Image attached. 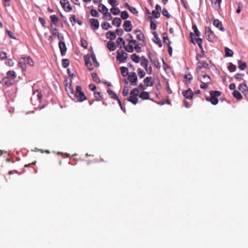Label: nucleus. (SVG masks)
Here are the masks:
<instances>
[{
	"mask_svg": "<svg viewBox=\"0 0 248 248\" xmlns=\"http://www.w3.org/2000/svg\"><path fill=\"white\" fill-rule=\"evenodd\" d=\"M65 87L66 92L71 98L73 97L76 98L78 102H83L87 100V97L85 93L82 91V88L80 86H77L76 91H75L72 85V80H70L69 83H66Z\"/></svg>",
	"mask_w": 248,
	"mask_h": 248,
	"instance_id": "1",
	"label": "nucleus"
},
{
	"mask_svg": "<svg viewBox=\"0 0 248 248\" xmlns=\"http://www.w3.org/2000/svg\"><path fill=\"white\" fill-rule=\"evenodd\" d=\"M27 65L33 66L34 62L30 57L21 58L19 59L18 66L21 68L22 70L25 71Z\"/></svg>",
	"mask_w": 248,
	"mask_h": 248,
	"instance_id": "2",
	"label": "nucleus"
},
{
	"mask_svg": "<svg viewBox=\"0 0 248 248\" xmlns=\"http://www.w3.org/2000/svg\"><path fill=\"white\" fill-rule=\"evenodd\" d=\"M205 34L207 37V40L210 42H214L217 40V37L214 32L212 31L209 27H206L205 29Z\"/></svg>",
	"mask_w": 248,
	"mask_h": 248,
	"instance_id": "3",
	"label": "nucleus"
},
{
	"mask_svg": "<svg viewBox=\"0 0 248 248\" xmlns=\"http://www.w3.org/2000/svg\"><path fill=\"white\" fill-rule=\"evenodd\" d=\"M122 46H120V48H122ZM117 60L120 62H124L126 60L127 57V54L123 50L120 49L117 50Z\"/></svg>",
	"mask_w": 248,
	"mask_h": 248,
	"instance_id": "4",
	"label": "nucleus"
},
{
	"mask_svg": "<svg viewBox=\"0 0 248 248\" xmlns=\"http://www.w3.org/2000/svg\"><path fill=\"white\" fill-rule=\"evenodd\" d=\"M148 57L155 66L158 69H160L161 66L158 59L156 57L154 56L150 52L148 53Z\"/></svg>",
	"mask_w": 248,
	"mask_h": 248,
	"instance_id": "5",
	"label": "nucleus"
},
{
	"mask_svg": "<svg viewBox=\"0 0 248 248\" xmlns=\"http://www.w3.org/2000/svg\"><path fill=\"white\" fill-rule=\"evenodd\" d=\"M128 79L132 85L136 86L137 85L138 77L136 73H129L128 77Z\"/></svg>",
	"mask_w": 248,
	"mask_h": 248,
	"instance_id": "6",
	"label": "nucleus"
},
{
	"mask_svg": "<svg viewBox=\"0 0 248 248\" xmlns=\"http://www.w3.org/2000/svg\"><path fill=\"white\" fill-rule=\"evenodd\" d=\"M60 3L66 12H68L72 10V8L68 0H61Z\"/></svg>",
	"mask_w": 248,
	"mask_h": 248,
	"instance_id": "7",
	"label": "nucleus"
},
{
	"mask_svg": "<svg viewBox=\"0 0 248 248\" xmlns=\"http://www.w3.org/2000/svg\"><path fill=\"white\" fill-rule=\"evenodd\" d=\"M182 94L186 99L191 100L193 98L194 93L190 88H189L187 90L184 91Z\"/></svg>",
	"mask_w": 248,
	"mask_h": 248,
	"instance_id": "8",
	"label": "nucleus"
},
{
	"mask_svg": "<svg viewBox=\"0 0 248 248\" xmlns=\"http://www.w3.org/2000/svg\"><path fill=\"white\" fill-rule=\"evenodd\" d=\"M134 33L137 35V39L139 41H141L142 46L145 45V42L144 41V36L140 30H136L134 31Z\"/></svg>",
	"mask_w": 248,
	"mask_h": 248,
	"instance_id": "9",
	"label": "nucleus"
},
{
	"mask_svg": "<svg viewBox=\"0 0 248 248\" xmlns=\"http://www.w3.org/2000/svg\"><path fill=\"white\" fill-rule=\"evenodd\" d=\"M90 23L91 24V28L93 30H96L99 28V22L97 19L91 18L90 19Z\"/></svg>",
	"mask_w": 248,
	"mask_h": 248,
	"instance_id": "10",
	"label": "nucleus"
},
{
	"mask_svg": "<svg viewBox=\"0 0 248 248\" xmlns=\"http://www.w3.org/2000/svg\"><path fill=\"white\" fill-rule=\"evenodd\" d=\"M126 40L129 44L133 43V45L134 46V48L138 53L141 52V48L139 46V45L136 40H129L128 39H126Z\"/></svg>",
	"mask_w": 248,
	"mask_h": 248,
	"instance_id": "11",
	"label": "nucleus"
},
{
	"mask_svg": "<svg viewBox=\"0 0 248 248\" xmlns=\"http://www.w3.org/2000/svg\"><path fill=\"white\" fill-rule=\"evenodd\" d=\"M59 46L61 51L62 55L64 56L66 54L67 48L65 44L63 41L59 42Z\"/></svg>",
	"mask_w": 248,
	"mask_h": 248,
	"instance_id": "12",
	"label": "nucleus"
},
{
	"mask_svg": "<svg viewBox=\"0 0 248 248\" xmlns=\"http://www.w3.org/2000/svg\"><path fill=\"white\" fill-rule=\"evenodd\" d=\"M238 89L244 95L248 93V87L246 83L240 84Z\"/></svg>",
	"mask_w": 248,
	"mask_h": 248,
	"instance_id": "13",
	"label": "nucleus"
},
{
	"mask_svg": "<svg viewBox=\"0 0 248 248\" xmlns=\"http://www.w3.org/2000/svg\"><path fill=\"white\" fill-rule=\"evenodd\" d=\"M124 29L125 31L128 32L132 30V25L131 22L129 20H125L124 24Z\"/></svg>",
	"mask_w": 248,
	"mask_h": 248,
	"instance_id": "14",
	"label": "nucleus"
},
{
	"mask_svg": "<svg viewBox=\"0 0 248 248\" xmlns=\"http://www.w3.org/2000/svg\"><path fill=\"white\" fill-rule=\"evenodd\" d=\"M200 80L202 83H210L211 78L208 75L204 74L202 76V78L200 79Z\"/></svg>",
	"mask_w": 248,
	"mask_h": 248,
	"instance_id": "15",
	"label": "nucleus"
},
{
	"mask_svg": "<svg viewBox=\"0 0 248 248\" xmlns=\"http://www.w3.org/2000/svg\"><path fill=\"white\" fill-rule=\"evenodd\" d=\"M213 25L217 28H218L219 30L222 31H224L225 29L222 27V24L221 21L218 19H214L213 22Z\"/></svg>",
	"mask_w": 248,
	"mask_h": 248,
	"instance_id": "16",
	"label": "nucleus"
},
{
	"mask_svg": "<svg viewBox=\"0 0 248 248\" xmlns=\"http://www.w3.org/2000/svg\"><path fill=\"white\" fill-rule=\"evenodd\" d=\"M143 82L147 87H151L154 84L153 81H152V78L151 77H146L144 78Z\"/></svg>",
	"mask_w": 248,
	"mask_h": 248,
	"instance_id": "17",
	"label": "nucleus"
},
{
	"mask_svg": "<svg viewBox=\"0 0 248 248\" xmlns=\"http://www.w3.org/2000/svg\"><path fill=\"white\" fill-rule=\"evenodd\" d=\"M209 64L205 61H199L198 62V67L197 68L198 69H201L203 68H208Z\"/></svg>",
	"mask_w": 248,
	"mask_h": 248,
	"instance_id": "18",
	"label": "nucleus"
},
{
	"mask_svg": "<svg viewBox=\"0 0 248 248\" xmlns=\"http://www.w3.org/2000/svg\"><path fill=\"white\" fill-rule=\"evenodd\" d=\"M17 75L14 70H10L7 73V77L14 80L16 78Z\"/></svg>",
	"mask_w": 248,
	"mask_h": 248,
	"instance_id": "19",
	"label": "nucleus"
},
{
	"mask_svg": "<svg viewBox=\"0 0 248 248\" xmlns=\"http://www.w3.org/2000/svg\"><path fill=\"white\" fill-rule=\"evenodd\" d=\"M206 100L208 101H210L214 105H217L218 102V100L217 99V97L213 95H211L210 98L206 97Z\"/></svg>",
	"mask_w": 248,
	"mask_h": 248,
	"instance_id": "20",
	"label": "nucleus"
},
{
	"mask_svg": "<svg viewBox=\"0 0 248 248\" xmlns=\"http://www.w3.org/2000/svg\"><path fill=\"white\" fill-rule=\"evenodd\" d=\"M107 47L110 51L115 50L116 48L115 43L110 41L108 42Z\"/></svg>",
	"mask_w": 248,
	"mask_h": 248,
	"instance_id": "21",
	"label": "nucleus"
},
{
	"mask_svg": "<svg viewBox=\"0 0 248 248\" xmlns=\"http://www.w3.org/2000/svg\"><path fill=\"white\" fill-rule=\"evenodd\" d=\"M155 38V39L154 40V42L156 43L157 44H158V45L159 46V47H161L162 46V43H161V41L160 40V39H159V38L158 37V35L157 34V33L156 32V31H154L153 33Z\"/></svg>",
	"mask_w": 248,
	"mask_h": 248,
	"instance_id": "22",
	"label": "nucleus"
},
{
	"mask_svg": "<svg viewBox=\"0 0 248 248\" xmlns=\"http://www.w3.org/2000/svg\"><path fill=\"white\" fill-rule=\"evenodd\" d=\"M121 73L123 77H126L128 76L129 73L128 72V69L127 67L122 66L120 68Z\"/></svg>",
	"mask_w": 248,
	"mask_h": 248,
	"instance_id": "23",
	"label": "nucleus"
},
{
	"mask_svg": "<svg viewBox=\"0 0 248 248\" xmlns=\"http://www.w3.org/2000/svg\"><path fill=\"white\" fill-rule=\"evenodd\" d=\"M106 37L111 40H114L116 38V35L114 32L109 31L107 32L106 34Z\"/></svg>",
	"mask_w": 248,
	"mask_h": 248,
	"instance_id": "24",
	"label": "nucleus"
},
{
	"mask_svg": "<svg viewBox=\"0 0 248 248\" xmlns=\"http://www.w3.org/2000/svg\"><path fill=\"white\" fill-rule=\"evenodd\" d=\"M238 68L241 70H244L247 66V63L245 62H243L241 60L238 61Z\"/></svg>",
	"mask_w": 248,
	"mask_h": 248,
	"instance_id": "25",
	"label": "nucleus"
},
{
	"mask_svg": "<svg viewBox=\"0 0 248 248\" xmlns=\"http://www.w3.org/2000/svg\"><path fill=\"white\" fill-rule=\"evenodd\" d=\"M122 23V20L118 17H115L112 22V24L116 27H119Z\"/></svg>",
	"mask_w": 248,
	"mask_h": 248,
	"instance_id": "26",
	"label": "nucleus"
},
{
	"mask_svg": "<svg viewBox=\"0 0 248 248\" xmlns=\"http://www.w3.org/2000/svg\"><path fill=\"white\" fill-rule=\"evenodd\" d=\"M98 11L104 14V13H107V11H108V9L103 4H99L98 5Z\"/></svg>",
	"mask_w": 248,
	"mask_h": 248,
	"instance_id": "27",
	"label": "nucleus"
},
{
	"mask_svg": "<svg viewBox=\"0 0 248 248\" xmlns=\"http://www.w3.org/2000/svg\"><path fill=\"white\" fill-rule=\"evenodd\" d=\"M91 57L92 59V60L93 61V62L94 63V66L97 67H98L99 66V63L97 61V60H96V56H95V55L94 53V52H93L91 53Z\"/></svg>",
	"mask_w": 248,
	"mask_h": 248,
	"instance_id": "28",
	"label": "nucleus"
},
{
	"mask_svg": "<svg viewBox=\"0 0 248 248\" xmlns=\"http://www.w3.org/2000/svg\"><path fill=\"white\" fill-rule=\"evenodd\" d=\"M2 81L4 83V84L7 86L12 85L14 83V80H12L10 78H8L7 77L3 78Z\"/></svg>",
	"mask_w": 248,
	"mask_h": 248,
	"instance_id": "29",
	"label": "nucleus"
},
{
	"mask_svg": "<svg viewBox=\"0 0 248 248\" xmlns=\"http://www.w3.org/2000/svg\"><path fill=\"white\" fill-rule=\"evenodd\" d=\"M140 97L142 99H148L149 98V93L147 92L143 91L140 94Z\"/></svg>",
	"mask_w": 248,
	"mask_h": 248,
	"instance_id": "30",
	"label": "nucleus"
},
{
	"mask_svg": "<svg viewBox=\"0 0 248 248\" xmlns=\"http://www.w3.org/2000/svg\"><path fill=\"white\" fill-rule=\"evenodd\" d=\"M125 50L128 52H132L134 51V46L133 43H129V45L124 46Z\"/></svg>",
	"mask_w": 248,
	"mask_h": 248,
	"instance_id": "31",
	"label": "nucleus"
},
{
	"mask_svg": "<svg viewBox=\"0 0 248 248\" xmlns=\"http://www.w3.org/2000/svg\"><path fill=\"white\" fill-rule=\"evenodd\" d=\"M128 100L131 102L132 104L136 105L138 100V97L130 95V97Z\"/></svg>",
	"mask_w": 248,
	"mask_h": 248,
	"instance_id": "32",
	"label": "nucleus"
},
{
	"mask_svg": "<svg viewBox=\"0 0 248 248\" xmlns=\"http://www.w3.org/2000/svg\"><path fill=\"white\" fill-rule=\"evenodd\" d=\"M233 95L235 98L238 100H240L242 98V96L241 94L239 91L237 90H234L233 91Z\"/></svg>",
	"mask_w": 248,
	"mask_h": 248,
	"instance_id": "33",
	"label": "nucleus"
},
{
	"mask_svg": "<svg viewBox=\"0 0 248 248\" xmlns=\"http://www.w3.org/2000/svg\"><path fill=\"white\" fill-rule=\"evenodd\" d=\"M225 52L226 57H232L233 54L232 50L226 47L225 48Z\"/></svg>",
	"mask_w": 248,
	"mask_h": 248,
	"instance_id": "34",
	"label": "nucleus"
},
{
	"mask_svg": "<svg viewBox=\"0 0 248 248\" xmlns=\"http://www.w3.org/2000/svg\"><path fill=\"white\" fill-rule=\"evenodd\" d=\"M131 58L133 61L136 63H139L140 61V58L136 54H133L131 56Z\"/></svg>",
	"mask_w": 248,
	"mask_h": 248,
	"instance_id": "35",
	"label": "nucleus"
},
{
	"mask_svg": "<svg viewBox=\"0 0 248 248\" xmlns=\"http://www.w3.org/2000/svg\"><path fill=\"white\" fill-rule=\"evenodd\" d=\"M107 92L108 94L109 95V96L111 97V98L114 99H118V96L117 94L115 93H114V92L112 90L110 89H108L107 90Z\"/></svg>",
	"mask_w": 248,
	"mask_h": 248,
	"instance_id": "36",
	"label": "nucleus"
},
{
	"mask_svg": "<svg viewBox=\"0 0 248 248\" xmlns=\"http://www.w3.org/2000/svg\"><path fill=\"white\" fill-rule=\"evenodd\" d=\"M209 93L210 95H213L216 97H219L221 95V92L218 91H211Z\"/></svg>",
	"mask_w": 248,
	"mask_h": 248,
	"instance_id": "37",
	"label": "nucleus"
},
{
	"mask_svg": "<svg viewBox=\"0 0 248 248\" xmlns=\"http://www.w3.org/2000/svg\"><path fill=\"white\" fill-rule=\"evenodd\" d=\"M50 19L51 20V22L54 24L55 25H56V24L59 21L58 18L55 15H51L50 16Z\"/></svg>",
	"mask_w": 248,
	"mask_h": 248,
	"instance_id": "38",
	"label": "nucleus"
},
{
	"mask_svg": "<svg viewBox=\"0 0 248 248\" xmlns=\"http://www.w3.org/2000/svg\"><path fill=\"white\" fill-rule=\"evenodd\" d=\"M92 77L93 80L96 83H100V78L98 77L97 74L95 73H93L92 74Z\"/></svg>",
	"mask_w": 248,
	"mask_h": 248,
	"instance_id": "39",
	"label": "nucleus"
},
{
	"mask_svg": "<svg viewBox=\"0 0 248 248\" xmlns=\"http://www.w3.org/2000/svg\"><path fill=\"white\" fill-rule=\"evenodd\" d=\"M137 72L139 77L140 78H144L145 76V72L141 68H138L137 69Z\"/></svg>",
	"mask_w": 248,
	"mask_h": 248,
	"instance_id": "40",
	"label": "nucleus"
},
{
	"mask_svg": "<svg viewBox=\"0 0 248 248\" xmlns=\"http://www.w3.org/2000/svg\"><path fill=\"white\" fill-rule=\"evenodd\" d=\"M103 18L106 20H110L112 18L111 14L107 11V13L103 14Z\"/></svg>",
	"mask_w": 248,
	"mask_h": 248,
	"instance_id": "41",
	"label": "nucleus"
},
{
	"mask_svg": "<svg viewBox=\"0 0 248 248\" xmlns=\"http://www.w3.org/2000/svg\"><path fill=\"white\" fill-rule=\"evenodd\" d=\"M70 64V61L68 59L62 60V65L64 68H67Z\"/></svg>",
	"mask_w": 248,
	"mask_h": 248,
	"instance_id": "42",
	"label": "nucleus"
},
{
	"mask_svg": "<svg viewBox=\"0 0 248 248\" xmlns=\"http://www.w3.org/2000/svg\"><path fill=\"white\" fill-rule=\"evenodd\" d=\"M228 70L231 72H234L236 70V66L233 64L232 63L230 62L229 63V65L228 67Z\"/></svg>",
	"mask_w": 248,
	"mask_h": 248,
	"instance_id": "43",
	"label": "nucleus"
},
{
	"mask_svg": "<svg viewBox=\"0 0 248 248\" xmlns=\"http://www.w3.org/2000/svg\"><path fill=\"white\" fill-rule=\"evenodd\" d=\"M110 12L114 15H117L120 13V10L118 8H116L113 7L110 9Z\"/></svg>",
	"mask_w": 248,
	"mask_h": 248,
	"instance_id": "44",
	"label": "nucleus"
},
{
	"mask_svg": "<svg viewBox=\"0 0 248 248\" xmlns=\"http://www.w3.org/2000/svg\"><path fill=\"white\" fill-rule=\"evenodd\" d=\"M5 64L9 67H12L14 65L15 63L12 59H8L5 61Z\"/></svg>",
	"mask_w": 248,
	"mask_h": 248,
	"instance_id": "45",
	"label": "nucleus"
},
{
	"mask_svg": "<svg viewBox=\"0 0 248 248\" xmlns=\"http://www.w3.org/2000/svg\"><path fill=\"white\" fill-rule=\"evenodd\" d=\"M33 95H36L39 100H41L42 98V93L41 91L38 90L33 92Z\"/></svg>",
	"mask_w": 248,
	"mask_h": 248,
	"instance_id": "46",
	"label": "nucleus"
},
{
	"mask_svg": "<svg viewBox=\"0 0 248 248\" xmlns=\"http://www.w3.org/2000/svg\"><path fill=\"white\" fill-rule=\"evenodd\" d=\"M139 94V91L138 88H134L130 92V95L135 96H138V95Z\"/></svg>",
	"mask_w": 248,
	"mask_h": 248,
	"instance_id": "47",
	"label": "nucleus"
},
{
	"mask_svg": "<svg viewBox=\"0 0 248 248\" xmlns=\"http://www.w3.org/2000/svg\"><path fill=\"white\" fill-rule=\"evenodd\" d=\"M102 28L105 30H108L109 28H111L110 24L107 22H105L101 25Z\"/></svg>",
	"mask_w": 248,
	"mask_h": 248,
	"instance_id": "48",
	"label": "nucleus"
},
{
	"mask_svg": "<svg viewBox=\"0 0 248 248\" xmlns=\"http://www.w3.org/2000/svg\"><path fill=\"white\" fill-rule=\"evenodd\" d=\"M192 29L193 30V31L197 36L199 37L200 36L201 33L200 31H198L197 27L196 25H192Z\"/></svg>",
	"mask_w": 248,
	"mask_h": 248,
	"instance_id": "49",
	"label": "nucleus"
},
{
	"mask_svg": "<svg viewBox=\"0 0 248 248\" xmlns=\"http://www.w3.org/2000/svg\"><path fill=\"white\" fill-rule=\"evenodd\" d=\"M129 16L128 13L127 12L124 11H123L121 14V17L123 19H126Z\"/></svg>",
	"mask_w": 248,
	"mask_h": 248,
	"instance_id": "50",
	"label": "nucleus"
},
{
	"mask_svg": "<svg viewBox=\"0 0 248 248\" xmlns=\"http://www.w3.org/2000/svg\"><path fill=\"white\" fill-rule=\"evenodd\" d=\"M163 41L165 43L168 44V43L170 42V41L168 37V34L167 33H164L163 34Z\"/></svg>",
	"mask_w": 248,
	"mask_h": 248,
	"instance_id": "51",
	"label": "nucleus"
},
{
	"mask_svg": "<svg viewBox=\"0 0 248 248\" xmlns=\"http://www.w3.org/2000/svg\"><path fill=\"white\" fill-rule=\"evenodd\" d=\"M152 14L155 18H158L160 16V13L155 10L152 11Z\"/></svg>",
	"mask_w": 248,
	"mask_h": 248,
	"instance_id": "52",
	"label": "nucleus"
},
{
	"mask_svg": "<svg viewBox=\"0 0 248 248\" xmlns=\"http://www.w3.org/2000/svg\"><path fill=\"white\" fill-rule=\"evenodd\" d=\"M162 15L165 17H166L167 18H170V15L169 14L168 10L164 8L162 10Z\"/></svg>",
	"mask_w": 248,
	"mask_h": 248,
	"instance_id": "53",
	"label": "nucleus"
},
{
	"mask_svg": "<svg viewBox=\"0 0 248 248\" xmlns=\"http://www.w3.org/2000/svg\"><path fill=\"white\" fill-rule=\"evenodd\" d=\"M148 63L149 62L148 60H144L143 61L140 62V65L144 68H146L148 65Z\"/></svg>",
	"mask_w": 248,
	"mask_h": 248,
	"instance_id": "54",
	"label": "nucleus"
},
{
	"mask_svg": "<svg viewBox=\"0 0 248 248\" xmlns=\"http://www.w3.org/2000/svg\"><path fill=\"white\" fill-rule=\"evenodd\" d=\"M91 15L94 17H98L99 16L98 12L95 9H92L91 10Z\"/></svg>",
	"mask_w": 248,
	"mask_h": 248,
	"instance_id": "55",
	"label": "nucleus"
},
{
	"mask_svg": "<svg viewBox=\"0 0 248 248\" xmlns=\"http://www.w3.org/2000/svg\"><path fill=\"white\" fill-rule=\"evenodd\" d=\"M108 2L112 7L118 5V2L117 0H108Z\"/></svg>",
	"mask_w": 248,
	"mask_h": 248,
	"instance_id": "56",
	"label": "nucleus"
},
{
	"mask_svg": "<svg viewBox=\"0 0 248 248\" xmlns=\"http://www.w3.org/2000/svg\"><path fill=\"white\" fill-rule=\"evenodd\" d=\"M170 42H169L167 44L168 51L170 56H171L172 54V48L170 45Z\"/></svg>",
	"mask_w": 248,
	"mask_h": 248,
	"instance_id": "57",
	"label": "nucleus"
},
{
	"mask_svg": "<svg viewBox=\"0 0 248 248\" xmlns=\"http://www.w3.org/2000/svg\"><path fill=\"white\" fill-rule=\"evenodd\" d=\"M7 53L5 52L0 51V58L1 60H5L7 58Z\"/></svg>",
	"mask_w": 248,
	"mask_h": 248,
	"instance_id": "58",
	"label": "nucleus"
},
{
	"mask_svg": "<svg viewBox=\"0 0 248 248\" xmlns=\"http://www.w3.org/2000/svg\"><path fill=\"white\" fill-rule=\"evenodd\" d=\"M116 43L118 45H120L121 43H122L123 46H124L125 42L123 40V39L121 37H119L118 38H117Z\"/></svg>",
	"mask_w": 248,
	"mask_h": 248,
	"instance_id": "59",
	"label": "nucleus"
},
{
	"mask_svg": "<svg viewBox=\"0 0 248 248\" xmlns=\"http://www.w3.org/2000/svg\"><path fill=\"white\" fill-rule=\"evenodd\" d=\"M196 43L199 46L202 48V40L200 38H197L196 39Z\"/></svg>",
	"mask_w": 248,
	"mask_h": 248,
	"instance_id": "60",
	"label": "nucleus"
},
{
	"mask_svg": "<svg viewBox=\"0 0 248 248\" xmlns=\"http://www.w3.org/2000/svg\"><path fill=\"white\" fill-rule=\"evenodd\" d=\"M101 94V93L99 92L94 93V95L97 100H100V98L102 97Z\"/></svg>",
	"mask_w": 248,
	"mask_h": 248,
	"instance_id": "61",
	"label": "nucleus"
},
{
	"mask_svg": "<svg viewBox=\"0 0 248 248\" xmlns=\"http://www.w3.org/2000/svg\"><path fill=\"white\" fill-rule=\"evenodd\" d=\"M128 10L134 14H137L138 13L137 9L134 7H129V9Z\"/></svg>",
	"mask_w": 248,
	"mask_h": 248,
	"instance_id": "62",
	"label": "nucleus"
},
{
	"mask_svg": "<svg viewBox=\"0 0 248 248\" xmlns=\"http://www.w3.org/2000/svg\"><path fill=\"white\" fill-rule=\"evenodd\" d=\"M81 46L85 48H87L88 46V43L87 41L84 39L81 40Z\"/></svg>",
	"mask_w": 248,
	"mask_h": 248,
	"instance_id": "63",
	"label": "nucleus"
},
{
	"mask_svg": "<svg viewBox=\"0 0 248 248\" xmlns=\"http://www.w3.org/2000/svg\"><path fill=\"white\" fill-rule=\"evenodd\" d=\"M150 28L152 30H155L156 29V25L155 22L152 20L150 22Z\"/></svg>",
	"mask_w": 248,
	"mask_h": 248,
	"instance_id": "64",
	"label": "nucleus"
}]
</instances>
